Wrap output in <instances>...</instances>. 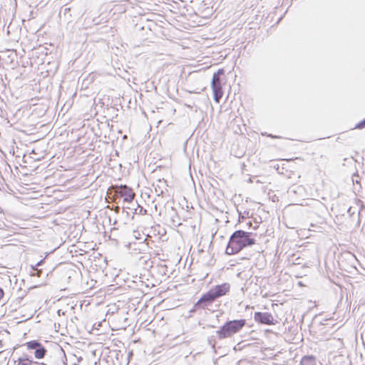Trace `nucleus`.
<instances>
[{
  "label": "nucleus",
  "instance_id": "f03ea898",
  "mask_svg": "<svg viewBox=\"0 0 365 365\" xmlns=\"http://www.w3.org/2000/svg\"><path fill=\"white\" fill-rule=\"evenodd\" d=\"M246 324L245 319L228 320L216 331V337L220 340L230 338L240 332Z\"/></svg>",
  "mask_w": 365,
  "mask_h": 365
},
{
  "label": "nucleus",
  "instance_id": "4468645a",
  "mask_svg": "<svg viewBox=\"0 0 365 365\" xmlns=\"http://www.w3.org/2000/svg\"><path fill=\"white\" fill-rule=\"evenodd\" d=\"M133 237L135 238V239H138V240H140L141 237H140V234L138 232V231H134L133 232Z\"/></svg>",
  "mask_w": 365,
  "mask_h": 365
},
{
  "label": "nucleus",
  "instance_id": "9d476101",
  "mask_svg": "<svg viewBox=\"0 0 365 365\" xmlns=\"http://www.w3.org/2000/svg\"><path fill=\"white\" fill-rule=\"evenodd\" d=\"M317 359L313 355L304 356L300 361V365H316Z\"/></svg>",
  "mask_w": 365,
  "mask_h": 365
},
{
  "label": "nucleus",
  "instance_id": "dca6fc26",
  "mask_svg": "<svg viewBox=\"0 0 365 365\" xmlns=\"http://www.w3.org/2000/svg\"><path fill=\"white\" fill-rule=\"evenodd\" d=\"M44 262V259H41L40 261H38L36 264V267H40L43 264V263Z\"/></svg>",
  "mask_w": 365,
  "mask_h": 365
},
{
  "label": "nucleus",
  "instance_id": "1a4fd4ad",
  "mask_svg": "<svg viewBox=\"0 0 365 365\" xmlns=\"http://www.w3.org/2000/svg\"><path fill=\"white\" fill-rule=\"evenodd\" d=\"M15 362L17 365H38V362L34 361V357L29 354H23Z\"/></svg>",
  "mask_w": 365,
  "mask_h": 365
},
{
  "label": "nucleus",
  "instance_id": "f257e3e1",
  "mask_svg": "<svg viewBox=\"0 0 365 365\" xmlns=\"http://www.w3.org/2000/svg\"><path fill=\"white\" fill-rule=\"evenodd\" d=\"M257 235L253 232H246L242 230L235 231L230 236L225 252L231 255L240 252L244 248L255 244V237Z\"/></svg>",
  "mask_w": 365,
  "mask_h": 365
},
{
  "label": "nucleus",
  "instance_id": "393cba45",
  "mask_svg": "<svg viewBox=\"0 0 365 365\" xmlns=\"http://www.w3.org/2000/svg\"><path fill=\"white\" fill-rule=\"evenodd\" d=\"M297 262H299V257L297 258Z\"/></svg>",
  "mask_w": 365,
  "mask_h": 365
},
{
  "label": "nucleus",
  "instance_id": "423d86ee",
  "mask_svg": "<svg viewBox=\"0 0 365 365\" xmlns=\"http://www.w3.org/2000/svg\"><path fill=\"white\" fill-rule=\"evenodd\" d=\"M255 320L261 324L272 325L274 324V319L271 313L257 312L254 315Z\"/></svg>",
  "mask_w": 365,
  "mask_h": 365
},
{
  "label": "nucleus",
  "instance_id": "9b49d317",
  "mask_svg": "<svg viewBox=\"0 0 365 365\" xmlns=\"http://www.w3.org/2000/svg\"><path fill=\"white\" fill-rule=\"evenodd\" d=\"M352 181H353L354 185L359 184V187L360 188L361 187V186L360 185V178H359V175H354L352 178Z\"/></svg>",
  "mask_w": 365,
  "mask_h": 365
},
{
  "label": "nucleus",
  "instance_id": "f8f14e48",
  "mask_svg": "<svg viewBox=\"0 0 365 365\" xmlns=\"http://www.w3.org/2000/svg\"><path fill=\"white\" fill-rule=\"evenodd\" d=\"M365 128V118L361 120L354 127V128H359V129H361V128Z\"/></svg>",
  "mask_w": 365,
  "mask_h": 365
},
{
  "label": "nucleus",
  "instance_id": "b1692460",
  "mask_svg": "<svg viewBox=\"0 0 365 365\" xmlns=\"http://www.w3.org/2000/svg\"><path fill=\"white\" fill-rule=\"evenodd\" d=\"M297 262H299V257L297 258Z\"/></svg>",
  "mask_w": 365,
  "mask_h": 365
},
{
  "label": "nucleus",
  "instance_id": "6ab92c4d",
  "mask_svg": "<svg viewBox=\"0 0 365 365\" xmlns=\"http://www.w3.org/2000/svg\"><path fill=\"white\" fill-rule=\"evenodd\" d=\"M361 341H362V344H363L364 345H365V341H364V337H363V333H361Z\"/></svg>",
  "mask_w": 365,
  "mask_h": 365
},
{
  "label": "nucleus",
  "instance_id": "5701e85b",
  "mask_svg": "<svg viewBox=\"0 0 365 365\" xmlns=\"http://www.w3.org/2000/svg\"><path fill=\"white\" fill-rule=\"evenodd\" d=\"M295 264H301V262H295Z\"/></svg>",
  "mask_w": 365,
  "mask_h": 365
},
{
  "label": "nucleus",
  "instance_id": "aec40b11",
  "mask_svg": "<svg viewBox=\"0 0 365 365\" xmlns=\"http://www.w3.org/2000/svg\"><path fill=\"white\" fill-rule=\"evenodd\" d=\"M140 212L141 213L143 212L145 214V213H146V210H143V207H141Z\"/></svg>",
  "mask_w": 365,
  "mask_h": 365
},
{
  "label": "nucleus",
  "instance_id": "39448f33",
  "mask_svg": "<svg viewBox=\"0 0 365 365\" xmlns=\"http://www.w3.org/2000/svg\"><path fill=\"white\" fill-rule=\"evenodd\" d=\"M217 299V298L210 289L207 292L204 293L197 302L195 303L191 312L207 309L208 307L211 306Z\"/></svg>",
  "mask_w": 365,
  "mask_h": 365
},
{
  "label": "nucleus",
  "instance_id": "7ed1b4c3",
  "mask_svg": "<svg viewBox=\"0 0 365 365\" xmlns=\"http://www.w3.org/2000/svg\"><path fill=\"white\" fill-rule=\"evenodd\" d=\"M21 346L25 347L29 353H33L36 359H43L47 353V349L38 340L27 341Z\"/></svg>",
  "mask_w": 365,
  "mask_h": 365
},
{
  "label": "nucleus",
  "instance_id": "a211bd4d",
  "mask_svg": "<svg viewBox=\"0 0 365 365\" xmlns=\"http://www.w3.org/2000/svg\"><path fill=\"white\" fill-rule=\"evenodd\" d=\"M37 267H36V264H35V265H31V268L32 271H36V270H38Z\"/></svg>",
  "mask_w": 365,
  "mask_h": 365
},
{
  "label": "nucleus",
  "instance_id": "6e6552de",
  "mask_svg": "<svg viewBox=\"0 0 365 365\" xmlns=\"http://www.w3.org/2000/svg\"><path fill=\"white\" fill-rule=\"evenodd\" d=\"M118 193L122 197H123V201L125 202H132L134 200L135 193L133 192L132 189L127 185H120Z\"/></svg>",
  "mask_w": 365,
  "mask_h": 365
},
{
  "label": "nucleus",
  "instance_id": "f3484780",
  "mask_svg": "<svg viewBox=\"0 0 365 365\" xmlns=\"http://www.w3.org/2000/svg\"><path fill=\"white\" fill-rule=\"evenodd\" d=\"M267 136H268V137H270V138H279V136H277V135H272V134H269V135H267Z\"/></svg>",
  "mask_w": 365,
  "mask_h": 365
},
{
  "label": "nucleus",
  "instance_id": "4be33fe9",
  "mask_svg": "<svg viewBox=\"0 0 365 365\" xmlns=\"http://www.w3.org/2000/svg\"><path fill=\"white\" fill-rule=\"evenodd\" d=\"M247 225H248L249 226H251V225H252V222H249L247 223Z\"/></svg>",
  "mask_w": 365,
  "mask_h": 365
},
{
  "label": "nucleus",
  "instance_id": "a878e982",
  "mask_svg": "<svg viewBox=\"0 0 365 365\" xmlns=\"http://www.w3.org/2000/svg\"><path fill=\"white\" fill-rule=\"evenodd\" d=\"M215 341H214V343L212 344V346H215Z\"/></svg>",
  "mask_w": 365,
  "mask_h": 365
},
{
  "label": "nucleus",
  "instance_id": "2eb2a0df",
  "mask_svg": "<svg viewBox=\"0 0 365 365\" xmlns=\"http://www.w3.org/2000/svg\"><path fill=\"white\" fill-rule=\"evenodd\" d=\"M155 192L158 196L162 195L163 194V191L159 188V190L155 187Z\"/></svg>",
  "mask_w": 365,
  "mask_h": 365
},
{
  "label": "nucleus",
  "instance_id": "412c9836",
  "mask_svg": "<svg viewBox=\"0 0 365 365\" xmlns=\"http://www.w3.org/2000/svg\"><path fill=\"white\" fill-rule=\"evenodd\" d=\"M239 217H240V219H242V220L244 219V217L242 215V213L240 212H239Z\"/></svg>",
  "mask_w": 365,
  "mask_h": 365
},
{
  "label": "nucleus",
  "instance_id": "0eeeda50",
  "mask_svg": "<svg viewBox=\"0 0 365 365\" xmlns=\"http://www.w3.org/2000/svg\"><path fill=\"white\" fill-rule=\"evenodd\" d=\"M230 284L228 282H225L221 284H217L212 287L210 290L214 295L217 298L225 296L230 290Z\"/></svg>",
  "mask_w": 365,
  "mask_h": 365
},
{
  "label": "nucleus",
  "instance_id": "ddd939ff",
  "mask_svg": "<svg viewBox=\"0 0 365 365\" xmlns=\"http://www.w3.org/2000/svg\"><path fill=\"white\" fill-rule=\"evenodd\" d=\"M42 274V269H38L36 271V273L31 274V276H37L40 277Z\"/></svg>",
  "mask_w": 365,
  "mask_h": 365
},
{
  "label": "nucleus",
  "instance_id": "20e7f679",
  "mask_svg": "<svg viewBox=\"0 0 365 365\" xmlns=\"http://www.w3.org/2000/svg\"><path fill=\"white\" fill-rule=\"evenodd\" d=\"M225 71L222 68L219 69L216 73H214L211 82V86L213 91L214 99L216 102L219 103L220 100L223 96L222 91V80L221 76L224 75Z\"/></svg>",
  "mask_w": 365,
  "mask_h": 365
}]
</instances>
